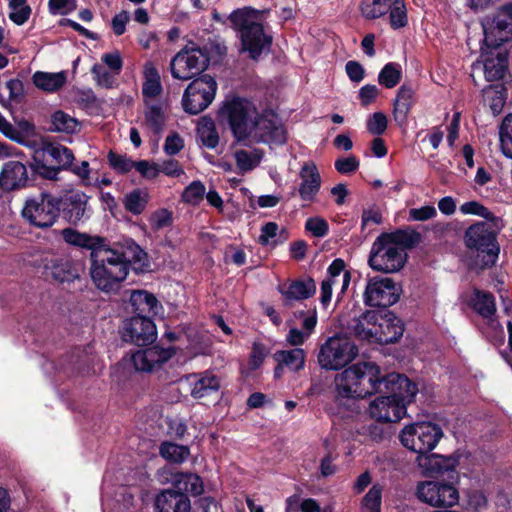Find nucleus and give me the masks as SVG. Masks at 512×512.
<instances>
[{
  "mask_svg": "<svg viewBox=\"0 0 512 512\" xmlns=\"http://www.w3.org/2000/svg\"><path fill=\"white\" fill-rule=\"evenodd\" d=\"M253 133L261 143L283 144L286 142L285 130L279 123L278 115L271 109L257 114L253 122Z\"/></svg>",
  "mask_w": 512,
  "mask_h": 512,
  "instance_id": "nucleus-21",
  "label": "nucleus"
},
{
  "mask_svg": "<svg viewBox=\"0 0 512 512\" xmlns=\"http://www.w3.org/2000/svg\"><path fill=\"white\" fill-rule=\"evenodd\" d=\"M132 256L127 258L125 261L128 262V271L130 268L136 274H142L150 271V261L148 254L136 243L133 242L131 246Z\"/></svg>",
  "mask_w": 512,
  "mask_h": 512,
  "instance_id": "nucleus-38",
  "label": "nucleus"
},
{
  "mask_svg": "<svg viewBox=\"0 0 512 512\" xmlns=\"http://www.w3.org/2000/svg\"><path fill=\"white\" fill-rule=\"evenodd\" d=\"M460 211L463 214H470L482 217L483 219H485L484 221L496 220L497 222L499 218L478 201H468L463 203L460 206Z\"/></svg>",
  "mask_w": 512,
  "mask_h": 512,
  "instance_id": "nucleus-50",
  "label": "nucleus"
},
{
  "mask_svg": "<svg viewBox=\"0 0 512 512\" xmlns=\"http://www.w3.org/2000/svg\"><path fill=\"white\" fill-rule=\"evenodd\" d=\"M79 121L63 110L55 111L50 117V132L73 134L77 131Z\"/></svg>",
  "mask_w": 512,
  "mask_h": 512,
  "instance_id": "nucleus-36",
  "label": "nucleus"
},
{
  "mask_svg": "<svg viewBox=\"0 0 512 512\" xmlns=\"http://www.w3.org/2000/svg\"><path fill=\"white\" fill-rule=\"evenodd\" d=\"M336 402L341 405L343 399H362L375 393H382L387 385L397 388L409 387V378L404 374L388 373L382 375L380 367L373 362H358L335 376Z\"/></svg>",
  "mask_w": 512,
  "mask_h": 512,
  "instance_id": "nucleus-1",
  "label": "nucleus"
},
{
  "mask_svg": "<svg viewBox=\"0 0 512 512\" xmlns=\"http://www.w3.org/2000/svg\"><path fill=\"white\" fill-rule=\"evenodd\" d=\"M358 355L357 345L348 337L335 335L321 345L318 363L325 370H340Z\"/></svg>",
  "mask_w": 512,
  "mask_h": 512,
  "instance_id": "nucleus-11",
  "label": "nucleus"
},
{
  "mask_svg": "<svg viewBox=\"0 0 512 512\" xmlns=\"http://www.w3.org/2000/svg\"><path fill=\"white\" fill-rule=\"evenodd\" d=\"M12 12L9 13V19L18 26L25 24L32 13V9L27 5V0H9L8 4Z\"/></svg>",
  "mask_w": 512,
  "mask_h": 512,
  "instance_id": "nucleus-44",
  "label": "nucleus"
},
{
  "mask_svg": "<svg viewBox=\"0 0 512 512\" xmlns=\"http://www.w3.org/2000/svg\"><path fill=\"white\" fill-rule=\"evenodd\" d=\"M402 78L401 67L398 63L389 62L383 66L378 74V82L387 89L397 86Z\"/></svg>",
  "mask_w": 512,
  "mask_h": 512,
  "instance_id": "nucleus-41",
  "label": "nucleus"
},
{
  "mask_svg": "<svg viewBox=\"0 0 512 512\" xmlns=\"http://www.w3.org/2000/svg\"><path fill=\"white\" fill-rule=\"evenodd\" d=\"M76 103L84 109L99 106V100L91 88L78 90L76 93Z\"/></svg>",
  "mask_w": 512,
  "mask_h": 512,
  "instance_id": "nucleus-59",
  "label": "nucleus"
},
{
  "mask_svg": "<svg viewBox=\"0 0 512 512\" xmlns=\"http://www.w3.org/2000/svg\"><path fill=\"white\" fill-rule=\"evenodd\" d=\"M359 165L360 162L354 155H350L346 158H338L334 163L337 172L343 175L354 173L359 168Z\"/></svg>",
  "mask_w": 512,
  "mask_h": 512,
  "instance_id": "nucleus-61",
  "label": "nucleus"
},
{
  "mask_svg": "<svg viewBox=\"0 0 512 512\" xmlns=\"http://www.w3.org/2000/svg\"><path fill=\"white\" fill-rule=\"evenodd\" d=\"M91 74L98 86L106 89L113 87L114 76L101 64L95 63L91 68Z\"/></svg>",
  "mask_w": 512,
  "mask_h": 512,
  "instance_id": "nucleus-54",
  "label": "nucleus"
},
{
  "mask_svg": "<svg viewBox=\"0 0 512 512\" xmlns=\"http://www.w3.org/2000/svg\"><path fill=\"white\" fill-rule=\"evenodd\" d=\"M401 293V285L392 278L375 276L368 279L363 298L366 306L387 309L399 301Z\"/></svg>",
  "mask_w": 512,
  "mask_h": 512,
  "instance_id": "nucleus-16",
  "label": "nucleus"
},
{
  "mask_svg": "<svg viewBox=\"0 0 512 512\" xmlns=\"http://www.w3.org/2000/svg\"><path fill=\"white\" fill-rule=\"evenodd\" d=\"M90 276L95 286L104 292L117 291L128 275L125 253L109 246L90 253Z\"/></svg>",
  "mask_w": 512,
  "mask_h": 512,
  "instance_id": "nucleus-5",
  "label": "nucleus"
},
{
  "mask_svg": "<svg viewBox=\"0 0 512 512\" xmlns=\"http://www.w3.org/2000/svg\"><path fill=\"white\" fill-rule=\"evenodd\" d=\"M359 340L380 345L397 343L403 336V320L388 309L366 310L348 326Z\"/></svg>",
  "mask_w": 512,
  "mask_h": 512,
  "instance_id": "nucleus-3",
  "label": "nucleus"
},
{
  "mask_svg": "<svg viewBox=\"0 0 512 512\" xmlns=\"http://www.w3.org/2000/svg\"><path fill=\"white\" fill-rule=\"evenodd\" d=\"M257 114L255 104L243 97L226 99L218 111L219 121L226 124L235 141L245 142L253 134V122Z\"/></svg>",
  "mask_w": 512,
  "mask_h": 512,
  "instance_id": "nucleus-7",
  "label": "nucleus"
},
{
  "mask_svg": "<svg viewBox=\"0 0 512 512\" xmlns=\"http://www.w3.org/2000/svg\"><path fill=\"white\" fill-rule=\"evenodd\" d=\"M205 195V185L199 181L191 182L184 190L182 198L186 203L198 204Z\"/></svg>",
  "mask_w": 512,
  "mask_h": 512,
  "instance_id": "nucleus-52",
  "label": "nucleus"
},
{
  "mask_svg": "<svg viewBox=\"0 0 512 512\" xmlns=\"http://www.w3.org/2000/svg\"><path fill=\"white\" fill-rule=\"evenodd\" d=\"M32 80L37 88L46 92H55L65 85L67 77L64 72L49 73L37 71L34 73Z\"/></svg>",
  "mask_w": 512,
  "mask_h": 512,
  "instance_id": "nucleus-35",
  "label": "nucleus"
},
{
  "mask_svg": "<svg viewBox=\"0 0 512 512\" xmlns=\"http://www.w3.org/2000/svg\"><path fill=\"white\" fill-rule=\"evenodd\" d=\"M148 199L142 195L140 189H134L124 197L123 204L126 211L133 215H140L146 208Z\"/></svg>",
  "mask_w": 512,
  "mask_h": 512,
  "instance_id": "nucleus-45",
  "label": "nucleus"
},
{
  "mask_svg": "<svg viewBox=\"0 0 512 512\" xmlns=\"http://www.w3.org/2000/svg\"><path fill=\"white\" fill-rule=\"evenodd\" d=\"M144 352L149 358V362L154 368L156 365H162L169 361L176 353L174 347L163 348L160 345L145 346Z\"/></svg>",
  "mask_w": 512,
  "mask_h": 512,
  "instance_id": "nucleus-43",
  "label": "nucleus"
},
{
  "mask_svg": "<svg viewBox=\"0 0 512 512\" xmlns=\"http://www.w3.org/2000/svg\"><path fill=\"white\" fill-rule=\"evenodd\" d=\"M190 382V395L194 399H203L216 394L221 387L220 379L211 371L207 370L201 373H192L187 376Z\"/></svg>",
  "mask_w": 512,
  "mask_h": 512,
  "instance_id": "nucleus-25",
  "label": "nucleus"
},
{
  "mask_svg": "<svg viewBox=\"0 0 512 512\" xmlns=\"http://www.w3.org/2000/svg\"><path fill=\"white\" fill-rule=\"evenodd\" d=\"M61 236L66 244L80 249L90 250V253H94L98 251V249L105 247V242L107 241L103 236L80 232L73 227L64 228L61 231Z\"/></svg>",
  "mask_w": 512,
  "mask_h": 512,
  "instance_id": "nucleus-26",
  "label": "nucleus"
},
{
  "mask_svg": "<svg viewBox=\"0 0 512 512\" xmlns=\"http://www.w3.org/2000/svg\"><path fill=\"white\" fill-rule=\"evenodd\" d=\"M415 90L411 84L403 83L393 102V117L399 126L407 123L408 115L414 104Z\"/></svg>",
  "mask_w": 512,
  "mask_h": 512,
  "instance_id": "nucleus-29",
  "label": "nucleus"
},
{
  "mask_svg": "<svg viewBox=\"0 0 512 512\" xmlns=\"http://www.w3.org/2000/svg\"><path fill=\"white\" fill-rule=\"evenodd\" d=\"M379 89L374 84H366L359 89L358 98L362 107H368L374 103L379 95Z\"/></svg>",
  "mask_w": 512,
  "mask_h": 512,
  "instance_id": "nucleus-62",
  "label": "nucleus"
},
{
  "mask_svg": "<svg viewBox=\"0 0 512 512\" xmlns=\"http://www.w3.org/2000/svg\"><path fill=\"white\" fill-rule=\"evenodd\" d=\"M305 229L314 237L322 238L325 237L329 232L328 222L321 217H311L307 219L305 223Z\"/></svg>",
  "mask_w": 512,
  "mask_h": 512,
  "instance_id": "nucleus-56",
  "label": "nucleus"
},
{
  "mask_svg": "<svg viewBox=\"0 0 512 512\" xmlns=\"http://www.w3.org/2000/svg\"><path fill=\"white\" fill-rule=\"evenodd\" d=\"M382 488L375 484L362 499V512H381Z\"/></svg>",
  "mask_w": 512,
  "mask_h": 512,
  "instance_id": "nucleus-48",
  "label": "nucleus"
},
{
  "mask_svg": "<svg viewBox=\"0 0 512 512\" xmlns=\"http://www.w3.org/2000/svg\"><path fill=\"white\" fill-rule=\"evenodd\" d=\"M152 73L154 74V78H149L143 85L142 93L145 97L154 98L157 97L162 92V85L160 82V77L155 68L152 69Z\"/></svg>",
  "mask_w": 512,
  "mask_h": 512,
  "instance_id": "nucleus-63",
  "label": "nucleus"
},
{
  "mask_svg": "<svg viewBox=\"0 0 512 512\" xmlns=\"http://www.w3.org/2000/svg\"><path fill=\"white\" fill-rule=\"evenodd\" d=\"M415 461L425 476L447 475L449 480H458L459 478L456 470L459 465L458 456H443L430 452L416 456Z\"/></svg>",
  "mask_w": 512,
  "mask_h": 512,
  "instance_id": "nucleus-22",
  "label": "nucleus"
},
{
  "mask_svg": "<svg viewBox=\"0 0 512 512\" xmlns=\"http://www.w3.org/2000/svg\"><path fill=\"white\" fill-rule=\"evenodd\" d=\"M28 166L21 161L10 160L3 164L0 171V189L3 192L19 191L35 184L39 174L33 173V162Z\"/></svg>",
  "mask_w": 512,
  "mask_h": 512,
  "instance_id": "nucleus-19",
  "label": "nucleus"
},
{
  "mask_svg": "<svg viewBox=\"0 0 512 512\" xmlns=\"http://www.w3.org/2000/svg\"><path fill=\"white\" fill-rule=\"evenodd\" d=\"M77 7V0H49L48 9L52 15H65L74 11Z\"/></svg>",
  "mask_w": 512,
  "mask_h": 512,
  "instance_id": "nucleus-58",
  "label": "nucleus"
},
{
  "mask_svg": "<svg viewBox=\"0 0 512 512\" xmlns=\"http://www.w3.org/2000/svg\"><path fill=\"white\" fill-rule=\"evenodd\" d=\"M484 45L488 49H500L503 44L512 41V22L495 11L483 18Z\"/></svg>",
  "mask_w": 512,
  "mask_h": 512,
  "instance_id": "nucleus-20",
  "label": "nucleus"
},
{
  "mask_svg": "<svg viewBox=\"0 0 512 512\" xmlns=\"http://www.w3.org/2000/svg\"><path fill=\"white\" fill-rule=\"evenodd\" d=\"M406 260V252L381 239L379 235L372 244L368 264L374 271L388 274L400 271Z\"/></svg>",
  "mask_w": 512,
  "mask_h": 512,
  "instance_id": "nucleus-15",
  "label": "nucleus"
},
{
  "mask_svg": "<svg viewBox=\"0 0 512 512\" xmlns=\"http://www.w3.org/2000/svg\"><path fill=\"white\" fill-rule=\"evenodd\" d=\"M155 510L156 512H190L191 502L186 493L173 487L157 495Z\"/></svg>",
  "mask_w": 512,
  "mask_h": 512,
  "instance_id": "nucleus-24",
  "label": "nucleus"
},
{
  "mask_svg": "<svg viewBox=\"0 0 512 512\" xmlns=\"http://www.w3.org/2000/svg\"><path fill=\"white\" fill-rule=\"evenodd\" d=\"M216 91L217 83L211 75L204 74L194 78L184 91L183 110L190 115L199 114L212 103Z\"/></svg>",
  "mask_w": 512,
  "mask_h": 512,
  "instance_id": "nucleus-14",
  "label": "nucleus"
},
{
  "mask_svg": "<svg viewBox=\"0 0 512 512\" xmlns=\"http://www.w3.org/2000/svg\"><path fill=\"white\" fill-rule=\"evenodd\" d=\"M121 339L138 347L150 346L157 339V328L151 316L134 314L122 321Z\"/></svg>",
  "mask_w": 512,
  "mask_h": 512,
  "instance_id": "nucleus-18",
  "label": "nucleus"
},
{
  "mask_svg": "<svg viewBox=\"0 0 512 512\" xmlns=\"http://www.w3.org/2000/svg\"><path fill=\"white\" fill-rule=\"evenodd\" d=\"M409 387L402 384L399 389L397 385H387L382 390L383 395L375 398L369 405V415L376 422L396 423L407 413V405L415 401L418 393V386L409 379Z\"/></svg>",
  "mask_w": 512,
  "mask_h": 512,
  "instance_id": "nucleus-6",
  "label": "nucleus"
},
{
  "mask_svg": "<svg viewBox=\"0 0 512 512\" xmlns=\"http://www.w3.org/2000/svg\"><path fill=\"white\" fill-rule=\"evenodd\" d=\"M160 456L173 463H182L189 456L187 446L178 445L173 442H163L159 448Z\"/></svg>",
  "mask_w": 512,
  "mask_h": 512,
  "instance_id": "nucleus-42",
  "label": "nucleus"
},
{
  "mask_svg": "<svg viewBox=\"0 0 512 512\" xmlns=\"http://www.w3.org/2000/svg\"><path fill=\"white\" fill-rule=\"evenodd\" d=\"M305 351L302 348L295 347L291 350H278L273 354V359L277 363H282L293 372H299L305 366Z\"/></svg>",
  "mask_w": 512,
  "mask_h": 512,
  "instance_id": "nucleus-34",
  "label": "nucleus"
},
{
  "mask_svg": "<svg viewBox=\"0 0 512 512\" xmlns=\"http://www.w3.org/2000/svg\"><path fill=\"white\" fill-rule=\"evenodd\" d=\"M145 123L155 136H160L166 123V116L160 105H151L145 112Z\"/></svg>",
  "mask_w": 512,
  "mask_h": 512,
  "instance_id": "nucleus-39",
  "label": "nucleus"
},
{
  "mask_svg": "<svg viewBox=\"0 0 512 512\" xmlns=\"http://www.w3.org/2000/svg\"><path fill=\"white\" fill-rule=\"evenodd\" d=\"M184 147V140L177 132L169 134L164 143V152L169 156L178 154Z\"/></svg>",
  "mask_w": 512,
  "mask_h": 512,
  "instance_id": "nucleus-64",
  "label": "nucleus"
},
{
  "mask_svg": "<svg viewBox=\"0 0 512 512\" xmlns=\"http://www.w3.org/2000/svg\"><path fill=\"white\" fill-rule=\"evenodd\" d=\"M107 162L109 167L117 174L125 175L133 169L134 160L127 157V155H121L110 150L107 154Z\"/></svg>",
  "mask_w": 512,
  "mask_h": 512,
  "instance_id": "nucleus-47",
  "label": "nucleus"
},
{
  "mask_svg": "<svg viewBox=\"0 0 512 512\" xmlns=\"http://www.w3.org/2000/svg\"><path fill=\"white\" fill-rule=\"evenodd\" d=\"M21 216L34 227H51L59 218L56 195L41 192L38 196L28 198L22 208Z\"/></svg>",
  "mask_w": 512,
  "mask_h": 512,
  "instance_id": "nucleus-13",
  "label": "nucleus"
},
{
  "mask_svg": "<svg viewBox=\"0 0 512 512\" xmlns=\"http://www.w3.org/2000/svg\"><path fill=\"white\" fill-rule=\"evenodd\" d=\"M75 157L71 149L60 143H45L41 157H33V173L47 180H57L62 170L71 167Z\"/></svg>",
  "mask_w": 512,
  "mask_h": 512,
  "instance_id": "nucleus-10",
  "label": "nucleus"
},
{
  "mask_svg": "<svg viewBox=\"0 0 512 512\" xmlns=\"http://www.w3.org/2000/svg\"><path fill=\"white\" fill-rule=\"evenodd\" d=\"M173 487L178 491L191 494L193 496L201 495L204 487L203 481L200 476L193 473H181L178 474L173 483Z\"/></svg>",
  "mask_w": 512,
  "mask_h": 512,
  "instance_id": "nucleus-37",
  "label": "nucleus"
},
{
  "mask_svg": "<svg viewBox=\"0 0 512 512\" xmlns=\"http://www.w3.org/2000/svg\"><path fill=\"white\" fill-rule=\"evenodd\" d=\"M199 136L203 146L214 149L219 143V134L212 120H207L199 128Z\"/></svg>",
  "mask_w": 512,
  "mask_h": 512,
  "instance_id": "nucleus-49",
  "label": "nucleus"
},
{
  "mask_svg": "<svg viewBox=\"0 0 512 512\" xmlns=\"http://www.w3.org/2000/svg\"><path fill=\"white\" fill-rule=\"evenodd\" d=\"M391 0H362L360 11L362 16L368 20L382 17L388 12Z\"/></svg>",
  "mask_w": 512,
  "mask_h": 512,
  "instance_id": "nucleus-40",
  "label": "nucleus"
},
{
  "mask_svg": "<svg viewBox=\"0 0 512 512\" xmlns=\"http://www.w3.org/2000/svg\"><path fill=\"white\" fill-rule=\"evenodd\" d=\"M150 226L153 231H159L161 229L172 226L173 215L168 209L161 208L156 210L150 217Z\"/></svg>",
  "mask_w": 512,
  "mask_h": 512,
  "instance_id": "nucleus-51",
  "label": "nucleus"
},
{
  "mask_svg": "<svg viewBox=\"0 0 512 512\" xmlns=\"http://www.w3.org/2000/svg\"><path fill=\"white\" fill-rule=\"evenodd\" d=\"M91 196L78 189H68L56 195L58 216L71 226L87 222L93 215Z\"/></svg>",
  "mask_w": 512,
  "mask_h": 512,
  "instance_id": "nucleus-12",
  "label": "nucleus"
},
{
  "mask_svg": "<svg viewBox=\"0 0 512 512\" xmlns=\"http://www.w3.org/2000/svg\"><path fill=\"white\" fill-rule=\"evenodd\" d=\"M301 182L297 189L300 199L311 204L321 189L322 178L317 165L313 161L304 162L299 171Z\"/></svg>",
  "mask_w": 512,
  "mask_h": 512,
  "instance_id": "nucleus-23",
  "label": "nucleus"
},
{
  "mask_svg": "<svg viewBox=\"0 0 512 512\" xmlns=\"http://www.w3.org/2000/svg\"><path fill=\"white\" fill-rule=\"evenodd\" d=\"M388 126V120L383 112H375L368 119L366 123L367 131L372 135L380 136L384 134Z\"/></svg>",
  "mask_w": 512,
  "mask_h": 512,
  "instance_id": "nucleus-53",
  "label": "nucleus"
},
{
  "mask_svg": "<svg viewBox=\"0 0 512 512\" xmlns=\"http://www.w3.org/2000/svg\"><path fill=\"white\" fill-rule=\"evenodd\" d=\"M499 136L502 153L512 159V113L503 119Z\"/></svg>",
  "mask_w": 512,
  "mask_h": 512,
  "instance_id": "nucleus-46",
  "label": "nucleus"
},
{
  "mask_svg": "<svg viewBox=\"0 0 512 512\" xmlns=\"http://www.w3.org/2000/svg\"><path fill=\"white\" fill-rule=\"evenodd\" d=\"M444 433L440 425L430 421L406 425L399 434L401 444L417 456L432 452Z\"/></svg>",
  "mask_w": 512,
  "mask_h": 512,
  "instance_id": "nucleus-8",
  "label": "nucleus"
},
{
  "mask_svg": "<svg viewBox=\"0 0 512 512\" xmlns=\"http://www.w3.org/2000/svg\"><path fill=\"white\" fill-rule=\"evenodd\" d=\"M389 24L393 30L404 28L408 24L407 8L389 7Z\"/></svg>",
  "mask_w": 512,
  "mask_h": 512,
  "instance_id": "nucleus-57",
  "label": "nucleus"
},
{
  "mask_svg": "<svg viewBox=\"0 0 512 512\" xmlns=\"http://www.w3.org/2000/svg\"><path fill=\"white\" fill-rule=\"evenodd\" d=\"M269 354V349L261 342H254L249 357V367L252 370L258 369Z\"/></svg>",
  "mask_w": 512,
  "mask_h": 512,
  "instance_id": "nucleus-55",
  "label": "nucleus"
},
{
  "mask_svg": "<svg viewBox=\"0 0 512 512\" xmlns=\"http://www.w3.org/2000/svg\"><path fill=\"white\" fill-rule=\"evenodd\" d=\"M484 60V75L489 82L499 81L505 77L508 70V52L490 49Z\"/></svg>",
  "mask_w": 512,
  "mask_h": 512,
  "instance_id": "nucleus-30",
  "label": "nucleus"
},
{
  "mask_svg": "<svg viewBox=\"0 0 512 512\" xmlns=\"http://www.w3.org/2000/svg\"><path fill=\"white\" fill-rule=\"evenodd\" d=\"M269 10H258L250 6L233 10L228 19L232 28L239 33L241 51L247 52L252 60H259L265 51H269L273 37L264 31V26L257 20Z\"/></svg>",
  "mask_w": 512,
  "mask_h": 512,
  "instance_id": "nucleus-4",
  "label": "nucleus"
},
{
  "mask_svg": "<svg viewBox=\"0 0 512 512\" xmlns=\"http://www.w3.org/2000/svg\"><path fill=\"white\" fill-rule=\"evenodd\" d=\"M209 65V50L192 42L191 46L186 45L171 59L170 71L173 78L186 81L204 75Z\"/></svg>",
  "mask_w": 512,
  "mask_h": 512,
  "instance_id": "nucleus-9",
  "label": "nucleus"
},
{
  "mask_svg": "<svg viewBox=\"0 0 512 512\" xmlns=\"http://www.w3.org/2000/svg\"><path fill=\"white\" fill-rule=\"evenodd\" d=\"M381 239L386 240L394 247H398L405 252L407 249H413L422 240L421 234L411 227L399 228L392 232H383L380 234Z\"/></svg>",
  "mask_w": 512,
  "mask_h": 512,
  "instance_id": "nucleus-31",
  "label": "nucleus"
},
{
  "mask_svg": "<svg viewBox=\"0 0 512 512\" xmlns=\"http://www.w3.org/2000/svg\"><path fill=\"white\" fill-rule=\"evenodd\" d=\"M504 228L502 218L490 221H476L466 228L463 242L467 250L476 253L468 263V269L480 274L494 267L500 254L498 234Z\"/></svg>",
  "mask_w": 512,
  "mask_h": 512,
  "instance_id": "nucleus-2",
  "label": "nucleus"
},
{
  "mask_svg": "<svg viewBox=\"0 0 512 512\" xmlns=\"http://www.w3.org/2000/svg\"><path fill=\"white\" fill-rule=\"evenodd\" d=\"M464 302L484 319L493 318L497 311L495 296L491 292L477 287H473L472 295L467 296Z\"/></svg>",
  "mask_w": 512,
  "mask_h": 512,
  "instance_id": "nucleus-27",
  "label": "nucleus"
},
{
  "mask_svg": "<svg viewBox=\"0 0 512 512\" xmlns=\"http://www.w3.org/2000/svg\"><path fill=\"white\" fill-rule=\"evenodd\" d=\"M130 304L134 314L156 315L160 302L155 295L147 290H134L130 295Z\"/></svg>",
  "mask_w": 512,
  "mask_h": 512,
  "instance_id": "nucleus-32",
  "label": "nucleus"
},
{
  "mask_svg": "<svg viewBox=\"0 0 512 512\" xmlns=\"http://www.w3.org/2000/svg\"><path fill=\"white\" fill-rule=\"evenodd\" d=\"M458 480L424 481L417 485L418 499L433 507H452L458 504L459 492L455 487Z\"/></svg>",
  "mask_w": 512,
  "mask_h": 512,
  "instance_id": "nucleus-17",
  "label": "nucleus"
},
{
  "mask_svg": "<svg viewBox=\"0 0 512 512\" xmlns=\"http://www.w3.org/2000/svg\"><path fill=\"white\" fill-rule=\"evenodd\" d=\"M133 168L141 174L143 178L155 179L159 176L160 169L158 164L150 163L147 160H139L133 162Z\"/></svg>",
  "mask_w": 512,
  "mask_h": 512,
  "instance_id": "nucleus-60",
  "label": "nucleus"
},
{
  "mask_svg": "<svg viewBox=\"0 0 512 512\" xmlns=\"http://www.w3.org/2000/svg\"><path fill=\"white\" fill-rule=\"evenodd\" d=\"M51 275L59 283H71L79 278V271L69 258L57 257L51 260Z\"/></svg>",
  "mask_w": 512,
  "mask_h": 512,
  "instance_id": "nucleus-33",
  "label": "nucleus"
},
{
  "mask_svg": "<svg viewBox=\"0 0 512 512\" xmlns=\"http://www.w3.org/2000/svg\"><path fill=\"white\" fill-rule=\"evenodd\" d=\"M278 291L284 297V305L289 306L292 300L301 301L312 297L316 293V283L312 277L292 280L287 288L278 287Z\"/></svg>",
  "mask_w": 512,
  "mask_h": 512,
  "instance_id": "nucleus-28",
  "label": "nucleus"
}]
</instances>
